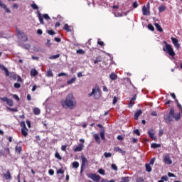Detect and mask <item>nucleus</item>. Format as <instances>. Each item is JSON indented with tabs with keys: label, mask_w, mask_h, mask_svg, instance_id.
I'll use <instances>...</instances> for the list:
<instances>
[{
	"label": "nucleus",
	"mask_w": 182,
	"mask_h": 182,
	"mask_svg": "<svg viewBox=\"0 0 182 182\" xmlns=\"http://www.w3.org/2000/svg\"><path fill=\"white\" fill-rule=\"evenodd\" d=\"M100 135L101 137L102 140H106V138L105 137V129H102L100 132Z\"/></svg>",
	"instance_id": "37"
},
{
	"label": "nucleus",
	"mask_w": 182,
	"mask_h": 182,
	"mask_svg": "<svg viewBox=\"0 0 182 182\" xmlns=\"http://www.w3.org/2000/svg\"><path fill=\"white\" fill-rule=\"evenodd\" d=\"M117 100H118L117 97H114L113 101H112V105H115L116 103H117Z\"/></svg>",
	"instance_id": "55"
},
{
	"label": "nucleus",
	"mask_w": 182,
	"mask_h": 182,
	"mask_svg": "<svg viewBox=\"0 0 182 182\" xmlns=\"http://www.w3.org/2000/svg\"><path fill=\"white\" fill-rule=\"evenodd\" d=\"M77 53H79L80 55H85V50L82 49L77 50Z\"/></svg>",
	"instance_id": "51"
},
{
	"label": "nucleus",
	"mask_w": 182,
	"mask_h": 182,
	"mask_svg": "<svg viewBox=\"0 0 182 182\" xmlns=\"http://www.w3.org/2000/svg\"><path fill=\"white\" fill-rule=\"evenodd\" d=\"M3 156H11V152L9 151V148H5L4 149V154Z\"/></svg>",
	"instance_id": "34"
},
{
	"label": "nucleus",
	"mask_w": 182,
	"mask_h": 182,
	"mask_svg": "<svg viewBox=\"0 0 182 182\" xmlns=\"http://www.w3.org/2000/svg\"><path fill=\"white\" fill-rule=\"evenodd\" d=\"M48 173L50 174V176H53V174H55V171H53V169H50L48 171Z\"/></svg>",
	"instance_id": "62"
},
{
	"label": "nucleus",
	"mask_w": 182,
	"mask_h": 182,
	"mask_svg": "<svg viewBox=\"0 0 182 182\" xmlns=\"http://www.w3.org/2000/svg\"><path fill=\"white\" fill-rule=\"evenodd\" d=\"M14 87L15 89H19L21 87V83L19 82L14 83Z\"/></svg>",
	"instance_id": "50"
},
{
	"label": "nucleus",
	"mask_w": 182,
	"mask_h": 182,
	"mask_svg": "<svg viewBox=\"0 0 182 182\" xmlns=\"http://www.w3.org/2000/svg\"><path fill=\"white\" fill-rule=\"evenodd\" d=\"M104 156H105V157H106V159H107V158H109V157H112V153H110V152H105V154H104Z\"/></svg>",
	"instance_id": "47"
},
{
	"label": "nucleus",
	"mask_w": 182,
	"mask_h": 182,
	"mask_svg": "<svg viewBox=\"0 0 182 182\" xmlns=\"http://www.w3.org/2000/svg\"><path fill=\"white\" fill-rule=\"evenodd\" d=\"M72 29H73V28H72V26H69L68 23L64 25L63 30L66 31V32H72Z\"/></svg>",
	"instance_id": "17"
},
{
	"label": "nucleus",
	"mask_w": 182,
	"mask_h": 182,
	"mask_svg": "<svg viewBox=\"0 0 182 182\" xmlns=\"http://www.w3.org/2000/svg\"><path fill=\"white\" fill-rule=\"evenodd\" d=\"M60 104L63 109H73L76 107L77 102L73 94H68L65 100H61Z\"/></svg>",
	"instance_id": "1"
},
{
	"label": "nucleus",
	"mask_w": 182,
	"mask_h": 182,
	"mask_svg": "<svg viewBox=\"0 0 182 182\" xmlns=\"http://www.w3.org/2000/svg\"><path fill=\"white\" fill-rule=\"evenodd\" d=\"M109 77H110L111 80H117V75L114 73H112L109 75Z\"/></svg>",
	"instance_id": "25"
},
{
	"label": "nucleus",
	"mask_w": 182,
	"mask_h": 182,
	"mask_svg": "<svg viewBox=\"0 0 182 182\" xmlns=\"http://www.w3.org/2000/svg\"><path fill=\"white\" fill-rule=\"evenodd\" d=\"M161 180H162L163 181H168V177L167 176H163L161 177Z\"/></svg>",
	"instance_id": "52"
},
{
	"label": "nucleus",
	"mask_w": 182,
	"mask_h": 182,
	"mask_svg": "<svg viewBox=\"0 0 182 182\" xmlns=\"http://www.w3.org/2000/svg\"><path fill=\"white\" fill-rule=\"evenodd\" d=\"M143 114V111H141V109L136 111L134 117V120H139V117L140 116V114Z\"/></svg>",
	"instance_id": "16"
},
{
	"label": "nucleus",
	"mask_w": 182,
	"mask_h": 182,
	"mask_svg": "<svg viewBox=\"0 0 182 182\" xmlns=\"http://www.w3.org/2000/svg\"><path fill=\"white\" fill-rule=\"evenodd\" d=\"M136 99H137V95L135 94L129 103V107H133V105L136 102Z\"/></svg>",
	"instance_id": "11"
},
{
	"label": "nucleus",
	"mask_w": 182,
	"mask_h": 182,
	"mask_svg": "<svg viewBox=\"0 0 182 182\" xmlns=\"http://www.w3.org/2000/svg\"><path fill=\"white\" fill-rule=\"evenodd\" d=\"M46 77H53V73L52 72V70H48L46 73Z\"/></svg>",
	"instance_id": "33"
},
{
	"label": "nucleus",
	"mask_w": 182,
	"mask_h": 182,
	"mask_svg": "<svg viewBox=\"0 0 182 182\" xmlns=\"http://www.w3.org/2000/svg\"><path fill=\"white\" fill-rule=\"evenodd\" d=\"M142 12L143 15H145L146 16H149V15H150V10L147 9L146 6L142 7Z\"/></svg>",
	"instance_id": "12"
},
{
	"label": "nucleus",
	"mask_w": 182,
	"mask_h": 182,
	"mask_svg": "<svg viewBox=\"0 0 182 182\" xmlns=\"http://www.w3.org/2000/svg\"><path fill=\"white\" fill-rule=\"evenodd\" d=\"M171 41L176 49H180V43H178V40L174 37L171 38Z\"/></svg>",
	"instance_id": "6"
},
{
	"label": "nucleus",
	"mask_w": 182,
	"mask_h": 182,
	"mask_svg": "<svg viewBox=\"0 0 182 182\" xmlns=\"http://www.w3.org/2000/svg\"><path fill=\"white\" fill-rule=\"evenodd\" d=\"M169 115H171L172 117L174 118V108H171L168 113Z\"/></svg>",
	"instance_id": "42"
},
{
	"label": "nucleus",
	"mask_w": 182,
	"mask_h": 182,
	"mask_svg": "<svg viewBox=\"0 0 182 182\" xmlns=\"http://www.w3.org/2000/svg\"><path fill=\"white\" fill-rule=\"evenodd\" d=\"M1 100H3V102H6V104L9 106H14V100H12V99H9L8 97H4L1 98Z\"/></svg>",
	"instance_id": "9"
},
{
	"label": "nucleus",
	"mask_w": 182,
	"mask_h": 182,
	"mask_svg": "<svg viewBox=\"0 0 182 182\" xmlns=\"http://www.w3.org/2000/svg\"><path fill=\"white\" fill-rule=\"evenodd\" d=\"M88 177L89 178H91V180L94 181L95 182H100L102 178V176L96 173H90L88 175Z\"/></svg>",
	"instance_id": "5"
},
{
	"label": "nucleus",
	"mask_w": 182,
	"mask_h": 182,
	"mask_svg": "<svg viewBox=\"0 0 182 182\" xmlns=\"http://www.w3.org/2000/svg\"><path fill=\"white\" fill-rule=\"evenodd\" d=\"M4 176L5 177L6 180H11L12 178V176L11 175V172L9 169L6 171V173H4Z\"/></svg>",
	"instance_id": "15"
},
{
	"label": "nucleus",
	"mask_w": 182,
	"mask_h": 182,
	"mask_svg": "<svg viewBox=\"0 0 182 182\" xmlns=\"http://www.w3.org/2000/svg\"><path fill=\"white\" fill-rule=\"evenodd\" d=\"M100 62H102V57H101V56L97 57V58H95V60H94L95 65H96V64H97V63H100Z\"/></svg>",
	"instance_id": "35"
},
{
	"label": "nucleus",
	"mask_w": 182,
	"mask_h": 182,
	"mask_svg": "<svg viewBox=\"0 0 182 182\" xmlns=\"http://www.w3.org/2000/svg\"><path fill=\"white\" fill-rule=\"evenodd\" d=\"M48 33L49 34V35H55V31H53V30H48Z\"/></svg>",
	"instance_id": "63"
},
{
	"label": "nucleus",
	"mask_w": 182,
	"mask_h": 182,
	"mask_svg": "<svg viewBox=\"0 0 182 182\" xmlns=\"http://www.w3.org/2000/svg\"><path fill=\"white\" fill-rule=\"evenodd\" d=\"M31 6L33 9H38V5L35 4H31Z\"/></svg>",
	"instance_id": "56"
},
{
	"label": "nucleus",
	"mask_w": 182,
	"mask_h": 182,
	"mask_svg": "<svg viewBox=\"0 0 182 182\" xmlns=\"http://www.w3.org/2000/svg\"><path fill=\"white\" fill-rule=\"evenodd\" d=\"M173 119H175V120L176 122H178V120H180V119H181V113L178 112L174 114Z\"/></svg>",
	"instance_id": "24"
},
{
	"label": "nucleus",
	"mask_w": 182,
	"mask_h": 182,
	"mask_svg": "<svg viewBox=\"0 0 182 182\" xmlns=\"http://www.w3.org/2000/svg\"><path fill=\"white\" fill-rule=\"evenodd\" d=\"M98 173H99V174H101L102 176H105V169H103V168H100V169L98 170Z\"/></svg>",
	"instance_id": "45"
},
{
	"label": "nucleus",
	"mask_w": 182,
	"mask_h": 182,
	"mask_svg": "<svg viewBox=\"0 0 182 182\" xmlns=\"http://www.w3.org/2000/svg\"><path fill=\"white\" fill-rule=\"evenodd\" d=\"M154 26L158 32H163V28H161V26H160V24L155 23Z\"/></svg>",
	"instance_id": "23"
},
{
	"label": "nucleus",
	"mask_w": 182,
	"mask_h": 182,
	"mask_svg": "<svg viewBox=\"0 0 182 182\" xmlns=\"http://www.w3.org/2000/svg\"><path fill=\"white\" fill-rule=\"evenodd\" d=\"M166 6H160L159 7V12H164V11H166Z\"/></svg>",
	"instance_id": "39"
},
{
	"label": "nucleus",
	"mask_w": 182,
	"mask_h": 182,
	"mask_svg": "<svg viewBox=\"0 0 182 182\" xmlns=\"http://www.w3.org/2000/svg\"><path fill=\"white\" fill-rule=\"evenodd\" d=\"M151 149H159V148L161 147V144L153 143L151 144Z\"/></svg>",
	"instance_id": "28"
},
{
	"label": "nucleus",
	"mask_w": 182,
	"mask_h": 182,
	"mask_svg": "<svg viewBox=\"0 0 182 182\" xmlns=\"http://www.w3.org/2000/svg\"><path fill=\"white\" fill-rule=\"evenodd\" d=\"M74 82H76V77H73L67 82L68 85H72Z\"/></svg>",
	"instance_id": "41"
},
{
	"label": "nucleus",
	"mask_w": 182,
	"mask_h": 182,
	"mask_svg": "<svg viewBox=\"0 0 182 182\" xmlns=\"http://www.w3.org/2000/svg\"><path fill=\"white\" fill-rule=\"evenodd\" d=\"M81 160H82V164H81V173L83 171V168L87 164V159H86V156H81Z\"/></svg>",
	"instance_id": "7"
},
{
	"label": "nucleus",
	"mask_w": 182,
	"mask_h": 182,
	"mask_svg": "<svg viewBox=\"0 0 182 182\" xmlns=\"http://www.w3.org/2000/svg\"><path fill=\"white\" fill-rule=\"evenodd\" d=\"M73 167L74 168H77L79 167V162H77V161H74V162L73 163Z\"/></svg>",
	"instance_id": "43"
},
{
	"label": "nucleus",
	"mask_w": 182,
	"mask_h": 182,
	"mask_svg": "<svg viewBox=\"0 0 182 182\" xmlns=\"http://www.w3.org/2000/svg\"><path fill=\"white\" fill-rule=\"evenodd\" d=\"M10 77L11 79H13L14 80H16L18 79V75L15 73H10Z\"/></svg>",
	"instance_id": "31"
},
{
	"label": "nucleus",
	"mask_w": 182,
	"mask_h": 182,
	"mask_svg": "<svg viewBox=\"0 0 182 182\" xmlns=\"http://www.w3.org/2000/svg\"><path fill=\"white\" fill-rule=\"evenodd\" d=\"M154 161H156V158H152L150 160L149 164H151V166H153V164H154Z\"/></svg>",
	"instance_id": "58"
},
{
	"label": "nucleus",
	"mask_w": 182,
	"mask_h": 182,
	"mask_svg": "<svg viewBox=\"0 0 182 182\" xmlns=\"http://www.w3.org/2000/svg\"><path fill=\"white\" fill-rule=\"evenodd\" d=\"M114 151L116 152V153H120L121 154L124 155L126 154V151H123L122 149H120V147L119 146H117V147H114Z\"/></svg>",
	"instance_id": "13"
},
{
	"label": "nucleus",
	"mask_w": 182,
	"mask_h": 182,
	"mask_svg": "<svg viewBox=\"0 0 182 182\" xmlns=\"http://www.w3.org/2000/svg\"><path fill=\"white\" fill-rule=\"evenodd\" d=\"M164 120L167 122V123H170V122H171L173 120V119H174L171 115L166 114L164 117Z\"/></svg>",
	"instance_id": "14"
},
{
	"label": "nucleus",
	"mask_w": 182,
	"mask_h": 182,
	"mask_svg": "<svg viewBox=\"0 0 182 182\" xmlns=\"http://www.w3.org/2000/svg\"><path fill=\"white\" fill-rule=\"evenodd\" d=\"M38 19L41 25H45V23L43 22V16H42V14H41L39 11H38Z\"/></svg>",
	"instance_id": "27"
},
{
	"label": "nucleus",
	"mask_w": 182,
	"mask_h": 182,
	"mask_svg": "<svg viewBox=\"0 0 182 182\" xmlns=\"http://www.w3.org/2000/svg\"><path fill=\"white\" fill-rule=\"evenodd\" d=\"M148 134L152 140H154V141H157V137L154 136V133L151 132V131H148Z\"/></svg>",
	"instance_id": "20"
},
{
	"label": "nucleus",
	"mask_w": 182,
	"mask_h": 182,
	"mask_svg": "<svg viewBox=\"0 0 182 182\" xmlns=\"http://www.w3.org/2000/svg\"><path fill=\"white\" fill-rule=\"evenodd\" d=\"M164 162L165 163V164H173V161L171 160V158H170V155H165L164 158Z\"/></svg>",
	"instance_id": "8"
},
{
	"label": "nucleus",
	"mask_w": 182,
	"mask_h": 182,
	"mask_svg": "<svg viewBox=\"0 0 182 182\" xmlns=\"http://www.w3.org/2000/svg\"><path fill=\"white\" fill-rule=\"evenodd\" d=\"M134 134H136V136H140V131L139 129L134 130Z\"/></svg>",
	"instance_id": "57"
},
{
	"label": "nucleus",
	"mask_w": 182,
	"mask_h": 182,
	"mask_svg": "<svg viewBox=\"0 0 182 182\" xmlns=\"http://www.w3.org/2000/svg\"><path fill=\"white\" fill-rule=\"evenodd\" d=\"M168 177H176V175H174L173 173L168 172Z\"/></svg>",
	"instance_id": "64"
},
{
	"label": "nucleus",
	"mask_w": 182,
	"mask_h": 182,
	"mask_svg": "<svg viewBox=\"0 0 182 182\" xmlns=\"http://www.w3.org/2000/svg\"><path fill=\"white\" fill-rule=\"evenodd\" d=\"M63 173H65V171H63L62 168H60L57 171V174H63Z\"/></svg>",
	"instance_id": "54"
},
{
	"label": "nucleus",
	"mask_w": 182,
	"mask_h": 182,
	"mask_svg": "<svg viewBox=\"0 0 182 182\" xmlns=\"http://www.w3.org/2000/svg\"><path fill=\"white\" fill-rule=\"evenodd\" d=\"M33 112L36 116H39V114H41V109L38 107H35L33 109Z\"/></svg>",
	"instance_id": "22"
},
{
	"label": "nucleus",
	"mask_w": 182,
	"mask_h": 182,
	"mask_svg": "<svg viewBox=\"0 0 182 182\" xmlns=\"http://www.w3.org/2000/svg\"><path fill=\"white\" fill-rule=\"evenodd\" d=\"M85 148V145L83 144H79L75 149L74 151L75 153H77V151H82L83 149Z\"/></svg>",
	"instance_id": "10"
},
{
	"label": "nucleus",
	"mask_w": 182,
	"mask_h": 182,
	"mask_svg": "<svg viewBox=\"0 0 182 182\" xmlns=\"http://www.w3.org/2000/svg\"><path fill=\"white\" fill-rule=\"evenodd\" d=\"M9 110H10V112H18V109L16 108H10V107H8L7 108Z\"/></svg>",
	"instance_id": "61"
},
{
	"label": "nucleus",
	"mask_w": 182,
	"mask_h": 182,
	"mask_svg": "<svg viewBox=\"0 0 182 182\" xmlns=\"http://www.w3.org/2000/svg\"><path fill=\"white\" fill-rule=\"evenodd\" d=\"M111 167H112V170H114L115 171H117L118 168H117V166L116 164H112L111 165Z\"/></svg>",
	"instance_id": "46"
},
{
	"label": "nucleus",
	"mask_w": 182,
	"mask_h": 182,
	"mask_svg": "<svg viewBox=\"0 0 182 182\" xmlns=\"http://www.w3.org/2000/svg\"><path fill=\"white\" fill-rule=\"evenodd\" d=\"M16 34L21 40L23 41V42H26V41H28V36H26L25 33L19 30H16Z\"/></svg>",
	"instance_id": "4"
},
{
	"label": "nucleus",
	"mask_w": 182,
	"mask_h": 182,
	"mask_svg": "<svg viewBox=\"0 0 182 182\" xmlns=\"http://www.w3.org/2000/svg\"><path fill=\"white\" fill-rule=\"evenodd\" d=\"M163 134H164V131L163 129H160L159 132V137H161Z\"/></svg>",
	"instance_id": "60"
},
{
	"label": "nucleus",
	"mask_w": 182,
	"mask_h": 182,
	"mask_svg": "<svg viewBox=\"0 0 182 182\" xmlns=\"http://www.w3.org/2000/svg\"><path fill=\"white\" fill-rule=\"evenodd\" d=\"M15 151L18 154H21V152L22 151V146L20 145H16V146L15 148Z\"/></svg>",
	"instance_id": "21"
},
{
	"label": "nucleus",
	"mask_w": 182,
	"mask_h": 182,
	"mask_svg": "<svg viewBox=\"0 0 182 182\" xmlns=\"http://www.w3.org/2000/svg\"><path fill=\"white\" fill-rule=\"evenodd\" d=\"M43 18H44V19H46V21H49V19H50V17H49V15L48 14H43Z\"/></svg>",
	"instance_id": "53"
},
{
	"label": "nucleus",
	"mask_w": 182,
	"mask_h": 182,
	"mask_svg": "<svg viewBox=\"0 0 182 182\" xmlns=\"http://www.w3.org/2000/svg\"><path fill=\"white\" fill-rule=\"evenodd\" d=\"M148 29H149V31H151L152 32H154V26H153L151 24H149L148 25Z\"/></svg>",
	"instance_id": "49"
},
{
	"label": "nucleus",
	"mask_w": 182,
	"mask_h": 182,
	"mask_svg": "<svg viewBox=\"0 0 182 182\" xmlns=\"http://www.w3.org/2000/svg\"><path fill=\"white\" fill-rule=\"evenodd\" d=\"M1 70H4L6 76H10L9 70H8V68H6V67H4V65H1Z\"/></svg>",
	"instance_id": "18"
},
{
	"label": "nucleus",
	"mask_w": 182,
	"mask_h": 182,
	"mask_svg": "<svg viewBox=\"0 0 182 182\" xmlns=\"http://www.w3.org/2000/svg\"><path fill=\"white\" fill-rule=\"evenodd\" d=\"M92 96H94V98L96 100L100 99L101 94L99 86L96 85L95 88H92V92L88 94V97H92Z\"/></svg>",
	"instance_id": "3"
},
{
	"label": "nucleus",
	"mask_w": 182,
	"mask_h": 182,
	"mask_svg": "<svg viewBox=\"0 0 182 182\" xmlns=\"http://www.w3.org/2000/svg\"><path fill=\"white\" fill-rule=\"evenodd\" d=\"M94 137L96 143H97V144H100V136H99V134H95Z\"/></svg>",
	"instance_id": "30"
},
{
	"label": "nucleus",
	"mask_w": 182,
	"mask_h": 182,
	"mask_svg": "<svg viewBox=\"0 0 182 182\" xmlns=\"http://www.w3.org/2000/svg\"><path fill=\"white\" fill-rule=\"evenodd\" d=\"M38 75V71L36 69H31V76H36Z\"/></svg>",
	"instance_id": "36"
},
{
	"label": "nucleus",
	"mask_w": 182,
	"mask_h": 182,
	"mask_svg": "<svg viewBox=\"0 0 182 182\" xmlns=\"http://www.w3.org/2000/svg\"><path fill=\"white\" fill-rule=\"evenodd\" d=\"M132 178L130 176H123L121 178L120 182H130Z\"/></svg>",
	"instance_id": "19"
},
{
	"label": "nucleus",
	"mask_w": 182,
	"mask_h": 182,
	"mask_svg": "<svg viewBox=\"0 0 182 182\" xmlns=\"http://www.w3.org/2000/svg\"><path fill=\"white\" fill-rule=\"evenodd\" d=\"M146 171L148 173L151 172V166H150V164H145Z\"/></svg>",
	"instance_id": "32"
},
{
	"label": "nucleus",
	"mask_w": 182,
	"mask_h": 182,
	"mask_svg": "<svg viewBox=\"0 0 182 182\" xmlns=\"http://www.w3.org/2000/svg\"><path fill=\"white\" fill-rule=\"evenodd\" d=\"M22 48H23V49L29 50L31 48V45H29V44H23Z\"/></svg>",
	"instance_id": "44"
},
{
	"label": "nucleus",
	"mask_w": 182,
	"mask_h": 182,
	"mask_svg": "<svg viewBox=\"0 0 182 182\" xmlns=\"http://www.w3.org/2000/svg\"><path fill=\"white\" fill-rule=\"evenodd\" d=\"M58 58H60V54H56L54 55H51L49 57V59L53 60V59H58Z\"/></svg>",
	"instance_id": "38"
},
{
	"label": "nucleus",
	"mask_w": 182,
	"mask_h": 182,
	"mask_svg": "<svg viewBox=\"0 0 182 182\" xmlns=\"http://www.w3.org/2000/svg\"><path fill=\"white\" fill-rule=\"evenodd\" d=\"M68 147V145H63L61 146L62 151H66V148Z\"/></svg>",
	"instance_id": "59"
},
{
	"label": "nucleus",
	"mask_w": 182,
	"mask_h": 182,
	"mask_svg": "<svg viewBox=\"0 0 182 182\" xmlns=\"http://www.w3.org/2000/svg\"><path fill=\"white\" fill-rule=\"evenodd\" d=\"M21 134L24 137H26L28 136V128H21Z\"/></svg>",
	"instance_id": "26"
},
{
	"label": "nucleus",
	"mask_w": 182,
	"mask_h": 182,
	"mask_svg": "<svg viewBox=\"0 0 182 182\" xmlns=\"http://www.w3.org/2000/svg\"><path fill=\"white\" fill-rule=\"evenodd\" d=\"M20 126L22 127V129H26V124H25V122H24V121H22V122L20 123Z\"/></svg>",
	"instance_id": "48"
},
{
	"label": "nucleus",
	"mask_w": 182,
	"mask_h": 182,
	"mask_svg": "<svg viewBox=\"0 0 182 182\" xmlns=\"http://www.w3.org/2000/svg\"><path fill=\"white\" fill-rule=\"evenodd\" d=\"M55 159H58V160H62V156L58 151L55 152Z\"/></svg>",
	"instance_id": "40"
},
{
	"label": "nucleus",
	"mask_w": 182,
	"mask_h": 182,
	"mask_svg": "<svg viewBox=\"0 0 182 182\" xmlns=\"http://www.w3.org/2000/svg\"><path fill=\"white\" fill-rule=\"evenodd\" d=\"M164 43L165 45V47L163 48L164 52H166V53H168L169 56H171V58H174L176 56V52H174V49L171 46V45L167 43V41H164Z\"/></svg>",
	"instance_id": "2"
},
{
	"label": "nucleus",
	"mask_w": 182,
	"mask_h": 182,
	"mask_svg": "<svg viewBox=\"0 0 182 182\" xmlns=\"http://www.w3.org/2000/svg\"><path fill=\"white\" fill-rule=\"evenodd\" d=\"M1 7L4 8L5 11L7 14H11V10H9V9L6 6V5L4 4H1Z\"/></svg>",
	"instance_id": "29"
}]
</instances>
